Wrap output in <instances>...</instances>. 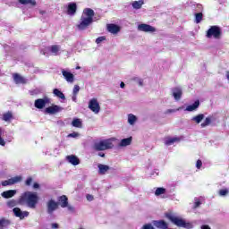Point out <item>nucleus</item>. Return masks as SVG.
Instances as JSON below:
<instances>
[{"label": "nucleus", "instance_id": "nucleus-1", "mask_svg": "<svg viewBox=\"0 0 229 229\" xmlns=\"http://www.w3.org/2000/svg\"><path fill=\"white\" fill-rule=\"evenodd\" d=\"M94 10L90 8H86L83 10L79 24L77 25L80 31H84V30H87V28H89V26L94 22Z\"/></svg>", "mask_w": 229, "mask_h": 229}, {"label": "nucleus", "instance_id": "nucleus-2", "mask_svg": "<svg viewBox=\"0 0 229 229\" xmlns=\"http://www.w3.org/2000/svg\"><path fill=\"white\" fill-rule=\"evenodd\" d=\"M21 205H26L29 208H37L38 194L32 191H25L19 199Z\"/></svg>", "mask_w": 229, "mask_h": 229}, {"label": "nucleus", "instance_id": "nucleus-3", "mask_svg": "<svg viewBox=\"0 0 229 229\" xmlns=\"http://www.w3.org/2000/svg\"><path fill=\"white\" fill-rule=\"evenodd\" d=\"M165 217L173 223V225H175V226H178L179 228H185V229H193L194 225L191 222L185 221V219L177 216L175 213L168 212L165 213Z\"/></svg>", "mask_w": 229, "mask_h": 229}, {"label": "nucleus", "instance_id": "nucleus-4", "mask_svg": "<svg viewBox=\"0 0 229 229\" xmlns=\"http://www.w3.org/2000/svg\"><path fill=\"white\" fill-rule=\"evenodd\" d=\"M114 148V143L112 140H104L98 142H96L93 145V149L95 151H106V149H112Z\"/></svg>", "mask_w": 229, "mask_h": 229}, {"label": "nucleus", "instance_id": "nucleus-5", "mask_svg": "<svg viewBox=\"0 0 229 229\" xmlns=\"http://www.w3.org/2000/svg\"><path fill=\"white\" fill-rule=\"evenodd\" d=\"M221 35H223L221 27L214 25L208 30L206 37L207 38H215L216 40H219V38H221Z\"/></svg>", "mask_w": 229, "mask_h": 229}, {"label": "nucleus", "instance_id": "nucleus-6", "mask_svg": "<svg viewBox=\"0 0 229 229\" xmlns=\"http://www.w3.org/2000/svg\"><path fill=\"white\" fill-rule=\"evenodd\" d=\"M47 51H50L54 56H58L62 53V48L58 45H53L41 50V55H44V56H48L49 55H47Z\"/></svg>", "mask_w": 229, "mask_h": 229}, {"label": "nucleus", "instance_id": "nucleus-7", "mask_svg": "<svg viewBox=\"0 0 229 229\" xmlns=\"http://www.w3.org/2000/svg\"><path fill=\"white\" fill-rule=\"evenodd\" d=\"M88 107L96 114H99L101 111V106H99V102H98V98H91L89 102Z\"/></svg>", "mask_w": 229, "mask_h": 229}, {"label": "nucleus", "instance_id": "nucleus-8", "mask_svg": "<svg viewBox=\"0 0 229 229\" xmlns=\"http://www.w3.org/2000/svg\"><path fill=\"white\" fill-rule=\"evenodd\" d=\"M49 103H51V99L47 97H45L44 98L36 99L34 102V106L38 108V110H42V108H44L46 105Z\"/></svg>", "mask_w": 229, "mask_h": 229}, {"label": "nucleus", "instance_id": "nucleus-9", "mask_svg": "<svg viewBox=\"0 0 229 229\" xmlns=\"http://www.w3.org/2000/svg\"><path fill=\"white\" fill-rule=\"evenodd\" d=\"M138 31H144L145 33H155L157 29L151 25L141 23L138 25Z\"/></svg>", "mask_w": 229, "mask_h": 229}, {"label": "nucleus", "instance_id": "nucleus-10", "mask_svg": "<svg viewBox=\"0 0 229 229\" xmlns=\"http://www.w3.org/2000/svg\"><path fill=\"white\" fill-rule=\"evenodd\" d=\"M55 210H58V202H55V199H50L47 202V212L50 216L55 212Z\"/></svg>", "mask_w": 229, "mask_h": 229}, {"label": "nucleus", "instance_id": "nucleus-11", "mask_svg": "<svg viewBox=\"0 0 229 229\" xmlns=\"http://www.w3.org/2000/svg\"><path fill=\"white\" fill-rule=\"evenodd\" d=\"M61 72L67 83H74V74L69 70L62 69Z\"/></svg>", "mask_w": 229, "mask_h": 229}, {"label": "nucleus", "instance_id": "nucleus-12", "mask_svg": "<svg viewBox=\"0 0 229 229\" xmlns=\"http://www.w3.org/2000/svg\"><path fill=\"white\" fill-rule=\"evenodd\" d=\"M64 110V107L56 105H53L52 106H48L45 109V112L47 114H49L50 115H55V114H58L59 112H62Z\"/></svg>", "mask_w": 229, "mask_h": 229}, {"label": "nucleus", "instance_id": "nucleus-13", "mask_svg": "<svg viewBox=\"0 0 229 229\" xmlns=\"http://www.w3.org/2000/svg\"><path fill=\"white\" fill-rule=\"evenodd\" d=\"M13 212L16 217H19L20 219H24V217H28L30 216V212L28 211H22L19 208H14L13 209Z\"/></svg>", "mask_w": 229, "mask_h": 229}, {"label": "nucleus", "instance_id": "nucleus-14", "mask_svg": "<svg viewBox=\"0 0 229 229\" xmlns=\"http://www.w3.org/2000/svg\"><path fill=\"white\" fill-rule=\"evenodd\" d=\"M182 94L183 91L181 89V88L172 89V96L175 101H180V99H182Z\"/></svg>", "mask_w": 229, "mask_h": 229}, {"label": "nucleus", "instance_id": "nucleus-15", "mask_svg": "<svg viewBox=\"0 0 229 229\" xmlns=\"http://www.w3.org/2000/svg\"><path fill=\"white\" fill-rule=\"evenodd\" d=\"M107 31H109V33H112L113 35H117V33H119V31H121V27H119V25H115V24H108Z\"/></svg>", "mask_w": 229, "mask_h": 229}, {"label": "nucleus", "instance_id": "nucleus-16", "mask_svg": "<svg viewBox=\"0 0 229 229\" xmlns=\"http://www.w3.org/2000/svg\"><path fill=\"white\" fill-rule=\"evenodd\" d=\"M17 194V190H9L2 192L1 196L2 198H4L5 199H8L10 198H13Z\"/></svg>", "mask_w": 229, "mask_h": 229}, {"label": "nucleus", "instance_id": "nucleus-17", "mask_svg": "<svg viewBox=\"0 0 229 229\" xmlns=\"http://www.w3.org/2000/svg\"><path fill=\"white\" fill-rule=\"evenodd\" d=\"M152 223H153L154 226H156V228H159V229H167L168 228V225L164 220H155Z\"/></svg>", "mask_w": 229, "mask_h": 229}, {"label": "nucleus", "instance_id": "nucleus-18", "mask_svg": "<svg viewBox=\"0 0 229 229\" xmlns=\"http://www.w3.org/2000/svg\"><path fill=\"white\" fill-rule=\"evenodd\" d=\"M76 10H78V5H76V3L68 4V8H67L68 15H74L76 13Z\"/></svg>", "mask_w": 229, "mask_h": 229}, {"label": "nucleus", "instance_id": "nucleus-19", "mask_svg": "<svg viewBox=\"0 0 229 229\" xmlns=\"http://www.w3.org/2000/svg\"><path fill=\"white\" fill-rule=\"evenodd\" d=\"M66 160L69 162V164H72V165H80V159L74 155L67 156Z\"/></svg>", "mask_w": 229, "mask_h": 229}, {"label": "nucleus", "instance_id": "nucleus-20", "mask_svg": "<svg viewBox=\"0 0 229 229\" xmlns=\"http://www.w3.org/2000/svg\"><path fill=\"white\" fill-rule=\"evenodd\" d=\"M98 174H106L110 171V166L103 164L98 165Z\"/></svg>", "mask_w": 229, "mask_h": 229}, {"label": "nucleus", "instance_id": "nucleus-21", "mask_svg": "<svg viewBox=\"0 0 229 229\" xmlns=\"http://www.w3.org/2000/svg\"><path fill=\"white\" fill-rule=\"evenodd\" d=\"M199 108V100L195 101L192 105L187 106L186 112H196Z\"/></svg>", "mask_w": 229, "mask_h": 229}, {"label": "nucleus", "instance_id": "nucleus-22", "mask_svg": "<svg viewBox=\"0 0 229 229\" xmlns=\"http://www.w3.org/2000/svg\"><path fill=\"white\" fill-rule=\"evenodd\" d=\"M59 203L62 208H66L67 205H69V199H67V196L63 195L59 198Z\"/></svg>", "mask_w": 229, "mask_h": 229}, {"label": "nucleus", "instance_id": "nucleus-23", "mask_svg": "<svg viewBox=\"0 0 229 229\" xmlns=\"http://www.w3.org/2000/svg\"><path fill=\"white\" fill-rule=\"evenodd\" d=\"M131 144V137L123 139L118 144L119 148H126V146H130Z\"/></svg>", "mask_w": 229, "mask_h": 229}, {"label": "nucleus", "instance_id": "nucleus-24", "mask_svg": "<svg viewBox=\"0 0 229 229\" xmlns=\"http://www.w3.org/2000/svg\"><path fill=\"white\" fill-rule=\"evenodd\" d=\"M144 4V0L133 1L131 6L134 10H140Z\"/></svg>", "mask_w": 229, "mask_h": 229}, {"label": "nucleus", "instance_id": "nucleus-25", "mask_svg": "<svg viewBox=\"0 0 229 229\" xmlns=\"http://www.w3.org/2000/svg\"><path fill=\"white\" fill-rule=\"evenodd\" d=\"M13 80L15 81V83L19 84V83H26V79H24L22 76H21L19 73H14L13 74Z\"/></svg>", "mask_w": 229, "mask_h": 229}, {"label": "nucleus", "instance_id": "nucleus-26", "mask_svg": "<svg viewBox=\"0 0 229 229\" xmlns=\"http://www.w3.org/2000/svg\"><path fill=\"white\" fill-rule=\"evenodd\" d=\"M204 119H205V114H199L196 116H193L191 118V121H193V123H196V124H199V123H201V121H203Z\"/></svg>", "mask_w": 229, "mask_h": 229}, {"label": "nucleus", "instance_id": "nucleus-27", "mask_svg": "<svg viewBox=\"0 0 229 229\" xmlns=\"http://www.w3.org/2000/svg\"><path fill=\"white\" fill-rule=\"evenodd\" d=\"M180 139L178 138H166L165 140V146H173V144H174V142H179Z\"/></svg>", "mask_w": 229, "mask_h": 229}, {"label": "nucleus", "instance_id": "nucleus-28", "mask_svg": "<svg viewBox=\"0 0 229 229\" xmlns=\"http://www.w3.org/2000/svg\"><path fill=\"white\" fill-rule=\"evenodd\" d=\"M9 182L11 185H15V183H21V182H22V176L17 175L13 178H10Z\"/></svg>", "mask_w": 229, "mask_h": 229}, {"label": "nucleus", "instance_id": "nucleus-29", "mask_svg": "<svg viewBox=\"0 0 229 229\" xmlns=\"http://www.w3.org/2000/svg\"><path fill=\"white\" fill-rule=\"evenodd\" d=\"M10 226V220L6 218H1L0 219V229H5Z\"/></svg>", "mask_w": 229, "mask_h": 229}, {"label": "nucleus", "instance_id": "nucleus-30", "mask_svg": "<svg viewBox=\"0 0 229 229\" xmlns=\"http://www.w3.org/2000/svg\"><path fill=\"white\" fill-rule=\"evenodd\" d=\"M53 94L55 98H59V99H65V95H64V92L58 89H54Z\"/></svg>", "mask_w": 229, "mask_h": 229}, {"label": "nucleus", "instance_id": "nucleus-31", "mask_svg": "<svg viewBox=\"0 0 229 229\" xmlns=\"http://www.w3.org/2000/svg\"><path fill=\"white\" fill-rule=\"evenodd\" d=\"M21 4H30V6H36V0H18Z\"/></svg>", "mask_w": 229, "mask_h": 229}, {"label": "nucleus", "instance_id": "nucleus-32", "mask_svg": "<svg viewBox=\"0 0 229 229\" xmlns=\"http://www.w3.org/2000/svg\"><path fill=\"white\" fill-rule=\"evenodd\" d=\"M72 126H73L74 128H81V120L80 118H74L72 122Z\"/></svg>", "mask_w": 229, "mask_h": 229}, {"label": "nucleus", "instance_id": "nucleus-33", "mask_svg": "<svg viewBox=\"0 0 229 229\" xmlns=\"http://www.w3.org/2000/svg\"><path fill=\"white\" fill-rule=\"evenodd\" d=\"M128 123L131 124V126H133L135 123H137V116H135L133 114H128Z\"/></svg>", "mask_w": 229, "mask_h": 229}, {"label": "nucleus", "instance_id": "nucleus-34", "mask_svg": "<svg viewBox=\"0 0 229 229\" xmlns=\"http://www.w3.org/2000/svg\"><path fill=\"white\" fill-rule=\"evenodd\" d=\"M201 21H203V13H195L196 24H199V22H201Z\"/></svg>", "mask_w": 229, "mask_h": 229}, {"label": "nucleus", "instance_id": "nucleus-35", "mask_svg": "<svg viewBox=\"0 0 229 229\" xmlns=\"http://www.w3.org/2000/svg\"><path fill=\"white\" fill-rule=\"evenodd\" d=\"M210 123H212V118L211 117H207L204 121V123H202L200 124L201 128H207V126H208L210 124Z\"/></svg>", "mask_w": 229, "mask_h": 229}, {"label": "nucleus", "instance_id": "nucleus-36", "mask_svg": "<svg viewBox=\"0 0 229 229\" xmlns=\"http://www.w3.org/2000/svg\"><path fill=\"white\" fill-rule=\"evenodd\" d=\"M229 190L228 189H222L218 191V196H221L222 198H225V196H228Z\"/></svg>", "mask_w": 229, "mask_h": 229}, {"label": "nucleus", "instance_id": "nucleus-37", "mask_svg": "<svg viewBox=\"0 0 229 229\" xmlns=\"http://www.w3.org/2000/svg\"><path fill=\"white\" fill-rule=\"evenodd\" d=\"M133 81L139 85V87H144V80L139 77L133 78Z\"/></svg>", "mask_w": 229, "mask_h": 229}, {"label": "nucleus", "instance_id": "nucleus-38", "mask_svg": "<svg viewBox=\"0 0 229 229\" xmlns=\"http://www.w3.org/2000/svg\"><path fill=\"white\" fill-rule=\"evenodd\" d=\"M157 196H162V194H165V188H157L155 191Z\"/></svg>", "mask_w": 229, "mask_h": 229}, {"label": "nucleus", "instance_id": "nucleus-39", "mask_svg": "<svg viewBox=\"0 0 229 229\" xmlns=\"http://www.w3.org/2000/svg\"><path fill=\"white\" fill-rule=\"evenodd\" d=\"M182 107H179L177 109H167L166 111H165V115H168L169 114H174L176 112H180V110H182Z\"/></svg>", "mask_w": 229, "mask_h": 229}, {"label": "nucleus", "instance_id": "nucleus-40", "mask_svg": "<svg viewBox=\"0 0 229 229\" xmlns=\"http://www.w3.org/2000/svg\"><path fill=\"white\" fill-rule=\"evenodd\" d=\"M12 117H13L12 113L8 112V113L4 114L3 120L5 122H8V121H10V119H12Z\"/></svg>", "mask_w": 229, "mask_h": 229}, {"label": "nucleus", "instance_id": "nucleus-41", "mask_svg": "<svg viewBox=\"0 0 229 229\" xmlns=\"http://www.w3.org/2000/svg\"><path fill=\"white\" fill-rule=\"evenodd\" d=\"M78 137H80V134L76 131H73V132L68 134V138L78 139Z\"/></svg>", "mask_w": 229, "mask_h": 229}, {"label": "nucleus", "instance_id": "nucleus-42", "mask_svg": "<svg viewBox=\"0 0 229 229\" xmlns=\"http://www.w3.org/2000/svg\"><path fill=\"white\" fill-rule=\"evenodd\" d=\"M3 131V129L0 128V146H6V141H4L3 138H1Z\"/></svg>", "mask_w": 229, "mask_h": 229}, {"label": "nucleus", "instance_id": "nucleus-43", "mask_svg": "<svg viewBox=\"0 0 229 229\" xmlns=\"http://www.w3.org/2000/svg\"><path fill=\"white\" fill-rule=\"evenodd\" d=\"M16 205H17V201H16V200H13V199L9 200V201L7 202V207L13 208V207H15Z\"/></svg>", "mask_w": 229, "mask_h": 229}, {"label": "nucleus", "instance_id": "nucleus-44", "mask_svg": "<svg viewBox=\"0 0 229 229\" xmlns=\"http://www.w3.org/2000/svg\"><path fill=\"white\" fill-rule=\"evenodd\" d=\"M194 206H193V208H198V207H199V205H201V201H199V199L198 198H195L194 199Z\"/></svg>", "mask_w": 229, "mask_h": 229}, {"label": "nucleus", "instance_id": "nucleus-45", "mask_svg": "<svg viewBox=\"0 0 229 229\" xmlns=\"http://www.w3.org/2000/svg\"><path fill=\"white\" fill-rule=\"evenodd\" d=\"M104 40H106V38L105 36L99 37L96 39V44H101Z\"/></svg>", "mask_w": 229, "mask_h": 229}, {"label": "nucleus", "instance_id": "nucleus-46", "mask_svg": "<svg viewBox=\"0 0 229 229\" xmlns=\"http://www.w3.org/2000/svg\"><path fill=\"white\" fill-rule=\"evenodd\" d=\"M80 92V86L74 85L73 89H72V94L78 95Z\"/></svg>", "mask_w": 229, "mask_h": 229}, {"label": "nucleus", "instance_id": "nucleus-47", "mask_svg": "<svg viewBox=\"0 0 229 229\" xmlns=\"http://www.w3.org/2000/svg\"><path fill=\"white\" fill-rule=\"evenodd\" d=\"M31 183H33V178H31V177L27 178V180L25 182V185H27V187H30V185H31Z\"/></svg>", "mask_w": 229, "mask_h": 229}, {"label": "nucleus", "instance_id": "nucleus-48", "mask_svg": "<svg viewBox=\"0 0 229 229\" xmlns=\"http://www.w3.org/2000/svg\"><path fill=\"white\" fill-rule=\"evenodd\" d=\"M141 229H155L151 224H146L144 225Z\"/></svg>", "mask_w": 229, "mask_h": 229}, {"label": "nucleus", "instance_id": "nucleus-49", "mask_svg": "<svg viewBox=\"0 0 229 229\" xmlns=\"http://www.w3.org/2000/svg\"><path fill=\"white\" fill-rule=\"evenodd\" d=\"M195 8L197 12H203V5L200 4H197Z\"/></svg>", "mask_w": 229, "mask_h": 229}, {"label": "nucleus", "instance_id": "nucleus-50", "mask_svg": "<svg viewBox=\"0 0 229 229\" xmlns=\"http://www.w3.org/2000/svg\"><path fill=\"white\" fill-rule=\"evenodd\" d=\"M201 165H203V162H201V160H197V163H196V167L197 169H201Z\"/></svg>", "mask_w": 229, "mask_h": 229}, {"label": "nucleus", "instance_id": "nucleus-51", "mask_svg": "<svg viewBox=\"0 0 229 229\" xmlns=\"http://www.w3.org/2000/svg\"><path fill=\"white\" fill-rule=\"evenodd\" d=\"M2 185H3V187H6L8 185H12V183H10V179H8L7 181H3L2 182Z\"/></svg>", "mask_w": 229, "mask_h": 229}, {"label": "nucleus", "instance_id": "nucleus-52", "mask_svg": "<svg viewBox=\"0 0 229 229\" xmlns=\"http://www.w3.org/2000/svg\"><path fill=\"white\" fill-rule=\"evenodd\" d=\"M86 199L88 201H94V196L93 195H90V194H87L86 195Z\"/></svg>", "mask_w": 229, "mask_h": 229}, {"label": "nucleus", "instance_id": "nucleus-53", "mask_svg": "<svg viewBox=\"0 0 229 229\" xmlns=\"http://www.w3.org/2000/svg\"><path fill=\"white\" fill-rule=\"evenodd\" d=\"M72 101H73L74 103H76V102L78 101V95L72 94Z\"/></svg>", "mask_w": 229, "mask_h": 229}, {"label": "nucleus", "instance_id": "nucleus-54", "mask_svg": "<svg viewBox=\"0 0 229 229\" xmlns=\"http://www.w3.org/2000/svg\"><path fill=\"white\" fill-rule=\"evenodd\" d=\"M39 13L42 15V17H46L47 15V12L44 10H39Z\"/></svg>", "mask_w": 229, "mask_h": 229}, {"label": "nucleus", "instance_id": "nucleus-55", "mask_svg": "<svg viewBox=\"0 0 229 229\" xmlns=\"http://www.w3.org/2000/svg\"><path fill=\"white\" fill-rule=\"evenodd\" d=\"M158 173H159L158 169H156V170H154V172L151 174V176H155V174H156V176H158Z\"/></svg>", "mask_w": 229, "mask_h": 229}, {"label": "nucleus", "instance_id": "nucleus-56", "mask_svg": "<svg viewBox=\"0 0 229 229\" xmlns=\"http://www.w3.org/2000/svg\"><path fill=\"white\" fill-rule=\"evenodd\" d=\"M67 208H68V210H70L71 212H74V207L69 206V204H67Z\"/></svg>", "mask_w": 229, "mask_h": 229}, {"label": "nucleus", "instance_id": "nucleus-57", "mask_svg": "<svg viewBox=\"0 0 229 229\" xmlns=\"http://www.w3.org/2000/svg\"><path fill=\"white\" fill-rule=\"evenodd\" d=\"M39 187H40V184H38V182H35L33 184V189H39Z\"/></svg>", "mask_w": 229, "mask_h": 229}, {"label": "nucleus", "instance_id": "nucleus-58", "mask_svg": "<svg viewBox=\"0 0 229 229\" xmlns=\"http://www.w3.org/2000/svg\"><path fill=\"white\" fill-rule=\"evenodd\" d=\"M58 224H56V223H55V224H52V228L53 229H56V228H58Z\"/></svg>", "mask_w": 229, "mask_h": 229}, {"label": "nucleus", "instance_id": "nucleus-59", "mask_svg": "<svg viewBox=\"0 0 229 229\" xmlns=\"http://www.w3.org/2000/svg\"><path fill=\"white\" fill-rule=\"evenodd\" d=\"M201 229H210V226L204 225L201 226Z\"/></svg>", "mask_w": 229, "mask_h": 229}, {"label": "nucleus", "instance_id": "nucleus-60", "mask_svg": "<svg viewBox=\"0 0 229 229\" xmlns=\"http://www.w3.org/2000/svg\"><path fill=\"white\" fill-rule=\"evenodd\" d=\"M98 157H101L102 158H105V153L99 152L98 153Z\"/></svg>", "mask_w": 229, "mask_h": 229}, {"label": "nucleus", "instance_id": "nucleus-61", "mask_svg": "<svg viewBox=\"0 0 229 229\" xmlns=\"http://www.w3.org/2000/svg\"><path fill=\"white\" fill-rule=\"evenodd\" d=\"M120 87H121V89H124V87H125L124 82H121V83H120Z\"/></svg>", "mask_w": 229, "mask_h": 229}, {"label": "nucleus", "instance_id": "nucleus-62", "mask_svg": "<svg viewBox=\"0 0 229 229\" xmlns=\"http://www.w3.org/2000/svg\"><path fill=\"white\" fill-rule=\"evenodd\" d=\"M225 76H226L227 80L229 81V72H226Z\"/></svg>", "mask_w": 229, "mask_h": 229}, {"label": "nucleus", "instance_id": "nucleus-63", "mask_svg": "<svg viewBox=\"0 0 229 229\" xmlns=\"http://www.w3.org/2000/svg\"><path fill=\"white\" fill-rule=\"evenodd\" d=\"M80 69H81V67H80V66H77V67H76V70H77V71L80 70Z\"/></svg>", "mask_w": 229, "mask_h": 229}]
</instances>
